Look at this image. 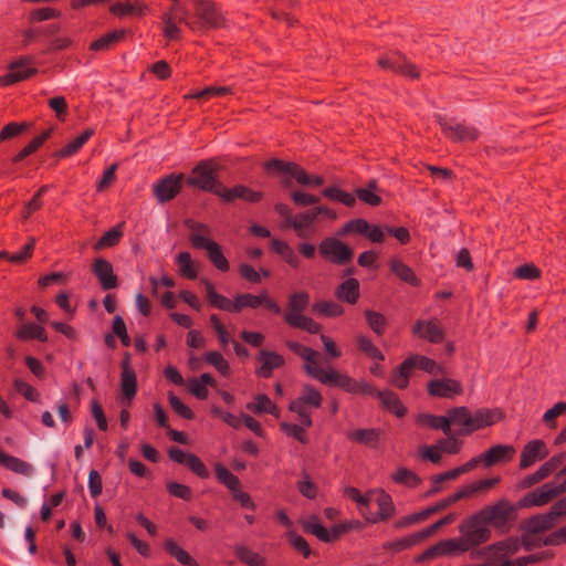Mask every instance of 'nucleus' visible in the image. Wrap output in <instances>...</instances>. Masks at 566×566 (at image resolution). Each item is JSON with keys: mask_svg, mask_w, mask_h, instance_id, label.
Instances as JSON below:
<instances>
[{"mask_svg": "<svg viewBox=\"0 0 566 566\" xmlns=\"http://www.w3.org/2000/svg\"><path fill=\"white\" fill-rule=\"evenodd\" d=\"M461 537L444 539L428 548L419 559H430L437 556L469 552L489 542L492 531L483 518L480 510L470 515L459 525Z\"/></svg>", "mask_w": 566, "mask_h": 566, "instance_id": "1", "label": "nucleus"}, {"mask_svg": "<svg viewBox=\"0 0 566 566\" xmlns=\"http://www.w3.org/2000/svg\"><path fill=\"white\" fill-rule=\"evenodd\" d=\"M189 15H182V23L193 32L206 33L227 27V19L211 0H189Z\"/></svg>", "mask_w": 566, "mask_h": 566, "instance_id": "2", "label": "nucleus"}, {"mask_svg": "<svg viewBox=\"0 0 566 566\" xmlns=\"http://www.w3.org/2000/svg\"><path fill=\"white\" fill-rule=\"evenodd\" d=\"M552 517L545 513H538L524 518L518 526L521 545L524 551H532L542 546H556L548 541L555 535Z\"/></svg>", "mask_w": 566, "mask_h": 566, "instance_id": "3", "label": "nucleus"}, {"mask_svg": "<svg viewBox=\"0 0 566 566\" xmlns=\"http://www.w3.org/2000/svg\"><path fill=\"white\" fill-rule=\"evenodd\" d=\"M521 507L518 503H511L507 499H500L492 504L485 505L480 510L483 518L499 534L510 533L516 521L517 512Z\"/></svg>", "mask_w": 566, "mask_h": 566, "instance_id": "4", "label": "nucleus"}, {"mask_svg": "<svg viewBox=\"0 0 566 566\" xmlns=\"http://www.w3.org/2000/svg\"><path fill=\"white\" fill-rule=\"evenodd\" d=\"M323 396L314 386L306 384L302 387L301 394L289 405V410L298 416L303 427L311 428L313 426L312 417L308 408L318 409L322 407Z\"/></svg>", "mask_w": 566, "mask_h": 566, "instance_id": "5", "label": "nucleus"}, {"mask_svg": "<svg viewBox=\"0 0 566 566\" xmlns=\"http://www.w3.org/2000/svg\"><path fill=\"white\" fill-rule=\"evenodd\" d=\"M185 182L190 187L216 196H218L219 188H223V185L218 180L216 165L212 160L199 161L191 169L190 176L185 178Z\"/></svg>", "mask_w": 566, "mask_h": 566, "instance_id": "6", "label": "nucleus"}, {"mask_svg": "<svg viewBox=\"0 0 566 566\" xmlns=\"http://www.w3.org/2000/svg\"><path fill=\"white\" fill-rule=\"evenodd\" d=\"M321 256L329 263L336 265H346L354 258L353 249L337 238L328 237L318 244Z\"/></svg>", "mask_w": 566, "mask_h": 566, "instance_id": "7", "label": "nucleus"}, {"mask_svg": "<svg viewBox=\"0 0 566 566\" xmlns=\"http://www.w3.org/2000/svg\"><path fill=\"white\" fill-rule=\"evenodd\" d=\"M189 240L193 248L205 249L207 251L208 259L216 269L221 272L229 271V261L224 256L221 247L216 241L200 235L199 233H190Z\"/></svg>", "mask_w": 566, "mask_h": 566, "instance_id": "8", "label": "nucleus"}, {"mask_svg": "<svg viewBox=\"0 0 566 566\" xmlns=\"http://www.w3.org/2000/svg\"><path fill=\"white\" fill-rule=\"evenodd\" d=\"M263 306L266 311L279 315L282 310L280 305L269 295L266 291H263L259 295L250 293L239 294L234 297L233 313H240L244 308H258Z\"/></svg>", "mask_w": 566, "mask_h": 566, "instance_id": "9", "label": "nucleus"}, {"mask_svg": "<svg viewBox=\"0 0 566 566\" xmlns=\"http://www.w3.org/2000/svg\"><path fill=\"white\" fill-rule=\"evenodd\" d=\"M185 175L170 174L160 179L153 186L154 196L159 203H166L175 199L182 189Z\"/></svg>", "mask_w": 566, "mask_h": 566, "instance_id": "10", "label": "nucleus"}, {"mask_svg": "<svg viewBox=\"0 0 566 566\" xmlns=\"http://www.w3.org/2000/svg\"><path fill=\"white\" fill-rule=\"evenodd\" d=\"M437 122L443 135L453 143L475 142L480 132L474 126L464 123L448 122L441 115H437Z\"/></svg>", "mask_w": 566, "mask_h": 566, "instance_id": "11", "label": "nucleus"}, {"mask_svg": "<svg viewBox=\"0 0 566 566\" xmlns=\"http://www.w3.org/2000/svg\"><path fill=\"white\" fill-rule=\"evenodd\" d=\"M189 9H186L179 0H171L169 9L163 13L161 21L164 23L163 34L167 40H178L180 38V28L176 21L182 23V15H189Z\"/></svg>", "mask_w": 566, "mask_h": 566, "instance_id": "12", "label": "nucleus"}, {"mask_svg": "<svg viewBox=\"0 0 566 566\" xmlns=\"http://www.w3.org/2000/svg\"><path fill=\"white\" fill-rule=\"evenodd\" d=\"M350 528V524L343 523L334 525L331 530H327L325 526H323L317 516H312L303 524L304 532L315 535L319 541L324 543H333L337 541L343 533L349 531Z\"/></svg>", "mask_w": 566, "mask_h": 566, "instance_id": "13", "label": "nucleus"}, {"mask_svg": "<svg viewBox=\"0 0 566 566\" xmlns=\"http://www.w3.org/2000/svg\"><path fill=\"white\" fill-rule=\"evenodd\" d=\"M470 428L460 429L458 436H470L474 431L490 427L502 419V412L499 409H478L473 413L469 412Z\"/></svg>", "mask_w": 566, "mask_h": 566, "instance_id": "14", "label": "nucleus"}, {"mask_svg": "<svg viewBox=\"0 0 566 566\" xmlns=\"http://www.w3.org/2000/svg\"><path fill=\"white\" fill-rule=\"evenodd\" d=\"M411 333L431 344H440L446 337L444 329L437 318L417 321L411 327Z\"/></svg>", "mask_w": 566, "mask_h": 566, "instance_id": "15", "label": "nucleus"}, {"mask_svg": "<svg viewBox=\"0 0 566 566\" xmlns=\"http://www.w3.org/2000/svg\"><path fill=\"white\" fill-rule=\"evenodd\" d=\"M427 391L431 397L452 399L463 394V387L457 379L442 378L429 381Z\"/></svg>", "mask_w": 566, "mask_h": 566, "instance_id": "16", "label": "nucleus"}, {"mask_svg": "<svg viewBox=\"0 0 566 566\" xmlns=\"http://www.w3.org/2000/svg\"><path fill=\"white\" fill-rule=\"evenodd\" d=\"M555 497L556 493L553 491L552 483L548 482L523 495L517 503L521 509L541 507Z\"/></svg>", "mask_w": 566, "mask_h": 566, "instance_id": "17", "label": "nucleus"}, {"mask_svg": "<svg viewBox=\"0 0 566 566\" xmlns=\"http://www.w3.org/2000/svg\"><path fill=\"white\" fill-rule=\"evenodd\" d=\"M38 73V69L30 66V61L19 60L9 65V71L7 74L0 76V85L9 86L24 80L30 78L31 76Z\"/></svg>", "mask_w": 566, "mask_h": 566, "instance_id": "18", "label": "nucleus"}, {"mask_svg": "<svg viewBox=\"0 0 566 566\" xmlns=\"http://www.w3.org/2000/svg\"><path fill=\"white\" fill-rule=\"evenodd\" d=\"M218 197H220L224 202H233L237 199H241L243 201L250 203H258L263 199V193L261 191H255L244 185H237L232 188H219Z\"/></svg>", "mask_w": 566, "mask_h": 566, "instance_id": "19", "label": "nucleus"}, {"mask_svg": "<svg viewBox=\"0 0 566 566\" xmlns=\"http://www.w3.org/2000/svg\"><path fill=\"white\" fill-rule=\"evenodd\" d=\"M92 273L97 277L101 287L104 291L113 290L118 286V277L114 273L113 264L103 258H97L92 264Z\"/></svg>", "mask_w": 566, "mask_h": 566, "instance_id": "20", "label": "nucleus"}, {"mask_svg": "<svg viewBox=\"0 0 566 566\" xmlns=\"http://www.w3.org/2000/svg\"><path fill=\"white\" fill-rule=\"evenodd\" d=\"M521 547V536H509L484 547L482 551L476 552L475 555L482 556L485 552H490L497 559H506L507 557L515 555Z\"/></svg>", "mask_w": 566, "mask_h": 566, "instance_id": "21", "label": "nucleus"}, {"mask_svg": "<svg viewBox=\"0 0 566 566\" xmlns=\"http://www.w3.org/2000/svg\"><path fill=\"white\" fill-rule=\"evenodd\" d=\"M548 455L546 443L541 439H534L527 442L520 457V469L525 470L532 467L537 460H543Z\"/></svg>", "mask_w": 566, "mask_h": 566, "instance_id": "22", "label": "nucleus"}, {"mask_svg": "<svg viewBox=\"0 0 566 566\" xmlns=\"http://www.w3.org/2000/svg\"><path fill=\"white\" fill-rule=\"evenodd\" d=\"M260 367L255 370V374L262 378H270L275 369L282 368L285 364L284 357L275 352L268 349H261L258 356Z\"/></svg>", "mask_w": 566, "mask_h": 566, "instance_id": "23", "label": "nucleus"}, {"mask_svg": "<svg viewBox=\"0 0 566 566\" xmlns=\"http://www.w3.org/2000/svg\"><path fill=\"white\" fill-rule=\"evenodd\" d=\"M314 376L315 379L322 382L323 385L340 388L348 394L355 392L356 379L352 378L348 375L340 374L339 371L333 368L326 370V374H322L319 371L318 375Z\"/></svg>", "mask_w": 566, "mask_h": 566, "instance_id": "24", "label": "nucleus"}, {"mask_svg": "<svg viewBox=\"0 0 566 566\" xmlns=\"http://www.w3.org/2000/svg\"><path fill=\"white\" fill-rule=\"evenodd\" d=\"M120 389L123 395L130 401L137 392V376L130 365L129 354H125L120 363Z\"/></svg>", "mask_w": 566, "mask_h": 566, "instance_id": "25", "label": "nucleus"}, {"mask_svg": "<svg viewBox=\"0 0 566 566\" xmlns=\"http://www.w3.org/2000/svg\"><path fill=\"white\" fill-rule=\"evenodd\" d=\"M515 448L510 444H495L481 453L482 463L485 468L493 467L501 462H507L513 459Z\"/></svg>", "mask_w": 566, "mask_h": 566, "instance_id": "26", "label": "nucleus"}, {"mask_svg": "<svg viewBox=\"0 0 566 566\" xmlns=\"http://www.w3.org/2000/svg\"><path fill=\"white\" fill-rule=\"evenodd\" d=\"M335 296L340 302L355 305L360 297L359 281L355 277L346 279L336 287Z\"/></svg>", "mask_w": 566, "mask_h": 566, "instance_id": "27", "label": "nucleus"}, {"mask_svg": "<svg viewBox=\"0 0 566 566\" xmlns=\"http://www.w3.org/2000/svg\"><path fill=\"white\" fill-rule=\"evenodd\" d=\"M389 270L395 274L401 282L409 284L410 286L417 287L421 284L413 270L398 258H391L389 260Z\"/></svg>", "mask_w": 566, "mask_h": 566, "instance_id": "28", "label": "nucleus"}, {"mask_svg": "<svg viewBox=\"0 0 566 566\" xmlns=\"http://www.w3.org/2000/svg\"><path fill=\"white\" fill-rule=\"evenodd\" d=\"M346 437L352 442L368 447L370 449H376L381 437V431L375 428L356 429L348 431Z\"/></svg>", "mask_w": 566, "mask_h": 566, "instance_id": "29", "label": "nucleus"}, {"mask_svg": "<svg viewBox=\"0 0 566 566\" xmlns=\"http://www.w3.org/2000/svg\"><path fill=\"white\" fill-rule=\"evenodd\" d=\"M376 502L378 512L375 515L366 518L368 523L376 524L379 522L388 521L395 515L396 507L391 496L388 493L381 491Z\"/></svg>", "mask_w": 566, "mask_h": 566, "instance_id": "30", "label": "nucleus"}, {"mask_svg": "<svg viewBox=\"0 0 566 566\" xmlns=\"http://www.w3.org/2000/svg\"><path fill=\"white\" fill-rule=\"evenodd\" d=\"M201 283L205 285L207 302L211 307L233 313L234 300L230 301L217 293L214 285L208 279H201Z\"/></svg>", "mask_w": 566, "mask_h": 566, "instance_id": "31", "label": "nucleus"}, {"mask_svg": "<svg viewBox=\"0 0 566 566\" xmlns=\"http://www.w3.org/2000/svg\"><path fill=\"white\" fill-rule=\"evenodd\" d=\"M149 10L146 3L135 2H116L109 7V12L119 18H126L128 15L143 17Z\"/></svg>", "mask_w": 566, "mask_h": 566, "instance_id": "32", "label": "nucleus"}, {"mask_svg": "<svg viewBox=\"0 0 566 566\" xmlns=\"http://www.w3.org/2000/svg\"><path fill=\"white\" fill-rule=\"evenodd\" d=\"M377 398L380 400L381 407L396 417L401 418L406 416L407 409L394 391L388 389L380 390Z\"/></svg>", "mask_w": 566, "mask_h": 566, "instance_id": "33", "label": "nucleus"}, {"mask_svg": "<svg viewBox=\"0 0 566 566\" xmlns=\"http://www.w3.org/2000/svg\"><path fill=\"white\" fill-rule=\"evenodd\" d=\"M126 35L125 29L114 30L108 32L101 38L94 40L90 44V50L99 52V51H108L114 48L117 43L124 40Z\"/></svg>", "mask_w": 566, "mask_h": 566, "instance_id": "34", "label": "nucleus"}, {"mask_svg": "<svg viewBox=\"0 0 566 566\" xmlns=\"http://www.w3.org/2000/svg\"><path fill=\"white\" fill-rule=\"evenodd\" d=\"M310 304V294L305 291H300L292 293L289 296L287 301V311L285 312L284 317H295L297 315H303V313L307 310Z\"/></svg>", "mask_w": 566, "mask_h": 566, "instance_id": "35", "label": "nucleus"}, {"mask_svg": "<svg viewBox=\"0 0 566 566\" xmlns=\"http://www.w3.org/2000/svg\"><path fill=\"white\" fill-rule=\"evenodd\" d=\"M413 368V361L409 356L394 370L389 382L398 389H406Z\"/></svg>", "mask_w": 566, "mask_h": 566, "instance_id": "36", "label": "nucleus"}, {"mask_svg": "<svg viewBox=\"0 0 566 566\" xmlns=\"http://www.w3.org/2000/svg\"><path fill=\"white\" fill-rule=\"evenodd\" d=\"M247 409L258 415L269 413L276 418L280 416L276 405L265 394L256 395L254 401L247 403Z\"/></svg>", "mask_w": 566, "mask_h": 566, "instance_id": "37", "label": "nucleus"}, {"mask_svg": "<svg viewBox=\"0 0 566 566\" xmlns=\"http://www.w3.org/2000/svg\"><path fill=\"white\" fill-rule=\"evenodd\" d=\"M271 247L291 268L298 269L301 260L287 242L273 239Z\"/></svg>", "mask_w": 566, "mask_h": 566, "instance_id": "38", "label": "nucleus"}, {"mask_svg": "<svg viewBox=\"0 0 566 566\" xmlns=\"http://www.w3.org/2000/svg\"><path fill=\"white\" fill-rule=\"evenodd\" d=\"M234 554L241 563L248 566H268V560L264 556L245 545H237Z\"/></svg>", "mask_w": 566, "mask_h": 566, "instance_id": "39", "label": "nucleus"}, {"mask_svg": "<svg viewBox=\"0 0 566 566\" xmlns=\"http://www.w3.org/2000/svg\"><path fill=\"white\" fill-rule=\"evenodd\" d=\"M377 191L378 184L375 179H371L368 181L365 188H357L355 190V195L361 202L370 207H378L382 200L380 196L377 193Z\"/></svg>", "mask_w": 566, "mask_h": 566, "instance_id": "40", "label": "nucleus"}, {"mask_svg": "<svg viewBox=\"0 0 566 566\" xmlns=\"http://www.w3.org/2000/svg\"><path fill=\"white\" fill-rule=\"evenodd\" d=\"M417 423L433 430H442L446 436L451 433L449 422L446 416H436L431 413H420L417 417Z\"/></svg>", "mask_w": 566, "mask_h": 566, "instance_id": "41", "label": "nucleus"}, {"mask_svg": "<svg viewBox=\"0 0 566 566\" xmlns=\"http://www.w3.org/2000/svg\"><path fill=\"white\" fill-rule=\"evenodd\" d=\"M165 551L174 558H176L184 566H199L190 554L180 547L174 539H166L164 543Z\"/></svg>", "mask_w": 566, "mask_h": 566, "instance_id": "42", "label": "nucleus"}, {"mask_svg": "<svg viewBox=\"0 0 566 566\" xmlns=\"http://www.w3.org/2000/svg\"><path fill=\"white\" fill-rule=\"evenodd\" d=\"M15 337L20 340L36 339L42 343L48 340L45 329L41 325L34 323L20 326L15 332Z\"/></svg>", "mask_w": 566, "mask_h": 566, "instance_id": "43", "label": "nucleus"}, {"mask_svg": "<svg viewBox=\"0 0 566 566\" xmlns=\"http://www.w3.org/2000/svg\"><path fill=\"white\" fill-rule=\"evenodd\" d=\"M94 129L87 128L74 140L55 151L54 156L57 158H65L76 154L83 145L92 137Z\"/></svg>", "mask_w": 566, "mask_h": 566, "instance_id": "44", "label": "nucleus"}, {"mask_svg": "<svg viewBox=\"0 0 566 566\" xmlns=\"http://www.w3.org/2000/svg\"><path fill=\"white\" fill-rule=\"evenodd\" d=\"M0 465L22 475H30L32 472L31 464L3 451L0 453Z\"/></svg>", "mask_w": 566, "mask_h": 566, "instance_id": "45", "label": "nucleus"}, {"mask_svg": "<svg viewBox=\"0 0 566 566\" xmlns=\"http://www.w3.org/2000/svg\"><path fill=\"white\" fill-rule=\"evenodd\" d=\"M123 224H117L106 231L93 245L95 251L113 248L117 245L123 237Z\"/></svg>", "mask_w": 566, "mask_h": 566, "instance_id": "46", "label": "nucleus"}, {"mask_svg": "<svg viewBox=\"0 0 566 566\" xmlns=\"http://www.w3.org/2000/svg\"><path fill=\"white\" fill-rule=\"evenodd\" d=\"M390 478L394 483L405 485L410 489L419 486L422 482L421 478L417 473L405 467L398 468Z\"/></svg>", "mask_w": 566, "mask_h": 566, "instance_id": "47", "label": "nucleus"}, {"mask_svg": "<svg viewBox=\"0 0 566 566\" xmlns=\"http://www.w3.org/2000/svg\"><path fill=\"white\" fill-rule=\"evenodd\" d=\"M284 322L293 328H300L311 334H317L322 329V325L315 322L312 317L305 315H297L292 317H284Z\"/></svg>", "mask_w": 566, "mask_h": 566, "instance_id": "48", "label": "nucleus"}, {"mask_svg": "<svg viewBox=\"0 0 566 566\" xmlns=\"http://www.w3.org/2000/svg\"><path fill=\"white\" fill-rule=\"evenodd\" d=\"M53 128H48L41 135L34 137L27 146H24L13 158L12 161L14 164L22 161L28 156L35 153L46 139L50 138Z\"/></svg>", "mask_w": 566, "mask_h": 566, "instance_id": "49", "label": "nucleus"}, {"mask_svg": "<svg viewBox=\"0 0 566 566\" xmlns=\"http://www.w3.org/2000/svg\"><path fill=\"white\" fill-rule=\"evenodd\" d=\"M364 317L368 327L377 335L382 336L386 333L388 321L384 314L374 310H365Z\"/></svg>", "mask_w": 566, "mask_h": 566, "instance_id": "50", "label": "nucleus"}, {"mask_svg": "<svg viewBox=\"0 0 566 566\" xmlns=\"http://www.w3.org/2000/svg\"><path fill=\"white\" fill-rule=\"evenodd\" d=\"M317 220L313 208L294 216L293 222H291V228L296 232L298 238L304 237V231L312 227V224Z\"/></svg>", "mask_w": 566, "mask_h": 566, "instance_id": "51", "label": "nucleus"}, {"mask_svg": "<svg viewBox=\"0 0 566 566\" xmlns=\"http://www.w3.org/2000/svg\"><path fill=\"white\" fill-rule=\"evenodd\" d=\"M312 311L324 317H339L344 314V307L334 301H319L313 304Z\"/></svg>", "mask_w": 566, "mask_h": 566, "instance_id": "52", "label": "nucleus"}, {"mask_svg": "<svg viewBox=\"0 0 566 566\" xmlns=\"http://www.w3.org/2000/svg\"><path fill=\"white\" fill-rule=\"evenodd\" d=\"M322 195H323V197H325L332 201L340 202L349 208L354 207L356 203V198L354 195H352L336 186H329V187L324 188L322 191Z\"/></svg>", "mask_w": 566, "mask_h": 566, "instance_id": "53", "label": "nucleus"}, {"mask_svg": "<svg viewBox=\"0 0 566 566\" xmlns=\"http://www.w3.org/2000/svg\"><path fill=\"white\" fill-rule=\"evenodd\" d=\"M179 274L188 280H195L198 276V270L192 262L191 254L187 251L180 252L176 258Z\"/></svg>", "mask_w": 566, "mask_h": 566, "instance_id": "54", "label": "nucleus"}, {"mask_svg": "<svg viewBox=\"0 0 566 566\" xmlns=\"http://www.w3.org/2000/svg\"><path fill=\"white\" fill-rule=\"evenodd\" d=\"M446 418L449 422V428H451V424L460 426L461 429L470 428L469 409L464 406L449 409Z\"/></svg>", "mask_w": 566, "mask_h": 566, "instance_id": "55", "label": "nucleus"}, {"mask_svg": "<svg viewBox=\"0 0 566 566\" xmlns=\"http://www.w3.org/2000/svg\"><path fill=\"white\" fill-rule=\"evenodd\" d=\"M358 349L364 353L370 359L384 361L385 356L380 349L373 343L370 338L364 335H359L356 338Z\"/></svg>", "mask_w": 566, "mask_h": 566, "instance_id": "56", "label": "nucleus"}, {"mask_svg": "<svg viewBox=\"0 0 566 566\" xmlns=\"http://www.w3.org/2000/svg\"><path fill=\"white\" fill-rule=\"evenodd\" d=\"M214 472L217 479L224 484L231 492L238 491L240 486V481L237 475H234L229 469H227L223 464L218 463L214 467Z\"/></svg>", "mask_w": 566, "mask_h": 566, "instance_id": "57", "label": "nucleus"}, {"mask_svg": "<svg viewBox=\"0 0 566 566\" xmlns=\"http://www.w3.org/2000/svg\"><path fill=\"white\" fill-rule=\"evenodd\" d=\"M367 230H369L368 221L363 218H356L343 224V227L338 230L337 234L339 237H346L348 234L365 235Z\"/></svg>", "mask_w": 566, "mask_h": 566, "instance_id": "58", "label": "nucleus"}, {"mask_svg": "<svg viewBox=\"0 0 566 566\" xmlns=\"http://www.w3.org/2000/svg\"><path fill=\"white\" fill-rule=\"evenodd\" d=\"M458 437V432L455 434L451 432L447 438L439 439L437 444L440 448L441 453L458 454L463 447V441Z\"/></svg>", "mask_w": 566, "mask_h": 566, "instance_id": "59", "label": "nucleus"}, {"mask_svg": "<svg viewBox=\"0 0 566 566\" xmlns=\"http://www.w3.org/2000/svg\"><path fill=\"white\" fill-rule=\"evenodd\" d=\"M205 360L207 364L213 366L221 375L228 376L230 373V366L228 361L223 358L221 353L217 350H211L206 353Z\"/></svg>", "mask_w": 566, "mask_h": 566, "instance_id": "60", "label": "nucleus"}, {"mask_svg": "<svg viewBox=\"0 0 566 566\" xmlns=\"http://www.w3.org/2000/svg\"><path fill=\"white\" fill-rule=\"evenodd\" d=\"M168 401L171 409L179 415L181 418L187 420L195 419V412L185 405L179 397H177L172 391L168 392Z\"/></svg>", "mask_w": 566, "mask_h": 566, "instance_id": "61", "label": "nucleus"}, {"mask_svg": "<svg viewBox=\"0 0 566 566\" xmlns=\"http://www.w3.org/2000/svg\"><path fill=\"white\" fill-rule=\"evenodd\" d=\"M287 538L292 547L297 553H300L304 558H308L311 556L312 549L310 547V544L303 536L298 535L294 531H290L287 533Z\"/></svg>", "mask_w": 566, "mask_h": 566, "instance_id": "62", "label": "nucleus"}, {"mask_svg": "<svg viewBox=\"0 0 566 566\" xmlns=\"http://www.w3.org/2000/svg\"><path fill=\"white\" fill-rule=\"evenodd\" d=\"M411 360L413 361V367H418L419 369L429 373V374H438L442 371L441 366H439L436 360L421 355H411Z\"/></svg>", "mask_w": 566, "mask_h": 566, "instance_id": "63", "label": "nucleus"}, {"mask_svg": "<svg viewBox=\"0 0 566 566\" xmlns=\"http://www.w3.org/2000/svg\"><path fill=\"white\" fill-rule=\"evenodd\" d=\"M280 429L286 436L294 438L298 442L306 444L308 442L304 428L296 423L281 422Z\"/></svg>", "mask_w": 566, "mask_h": 566, "instance_id": "64", "label": "nucleus"}]
</instances>
